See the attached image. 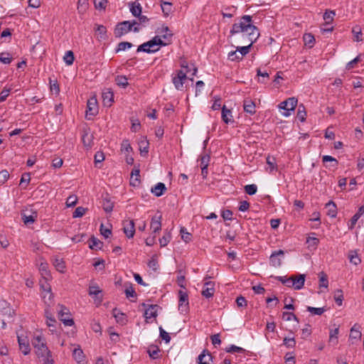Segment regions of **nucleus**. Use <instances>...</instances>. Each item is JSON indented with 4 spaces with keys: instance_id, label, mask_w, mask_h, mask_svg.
<instances>
[{
    "instance_id": "f257e3e1",
    "label": "nucleus",
    "mask_w": 364,
    "mask_h": 364,
    "mask_svg": "<svg viewBox=\"0 0 364 364\" xmlns=\"http://www.w3.org/2000/svg\"><path fill=\"white\" fill-rule=\"evenodd\" d=\"M244 33L248 36L249 40L255 43L259 36L258 28L253 25L252 16L245 15L242 16L238 23H235L230 31L231 36Z\"/></svg>"
},
{
    "instance_id": "f03ea898",
    "label": "nucleus",
    "mask_w": 364,
    "mask_h": 364,
    "mask_svg": "<svg viewBox=\"0 0 364 364\" xmlns=\"http://www.w3.org/2000/svg\"><path fill=\"white\" fill-rule=\"evenodd\" d=\"M168 43L164 42L159 36H154L151 40L142 43L138 46L136 51L145 52L147 53H156L159 50V46H165Z\"/></svg>"
},
{
    "instance_id": "7ed1b4c3",
    "label": "nucleus",
    "mask_w": 364,
    "mask_h": 364,
    "mask_svg": "<svg viewBox=\"0 0 364 364\" xmlns=\"http://www.w3.org/2000/svg\"><path fill=\"white\" fill-rule=\"evenodd\" d=\"M32 344L35 348L36 353L38 357H51L50 351L46 346L45 338L41 335L35 336L32 340Z\"/></svg>"
},
{
    "instance_id": "20e7f679",
    "label": "nucleus",
    "mask_w": 364,
    "mask_h": 364,
    "mask_svg": "<svg viewBox=\"0 0 364 364\" xmlns=\"http://www.w3.org/2000/svg\"><path fill=\"white\" fill-rule=\"evenodd\" d=\"M136 25H139V23L135 20L132 21H124L118 23L114 30L115 36L121 37L131 31L138 32L140 30V27L136 26Z\"/></svg>"
},
{
    "instance_id": "39448f33",
    "label": "nucleus",
    "mask_w": 364,
    "mask_h": 364,
    "mask_svg": "<svg viewBox=\"0 0 364 364\" xmlns=\"http://www.w3.org/2000/svg\"><path fill=\"white\" fill-rule=\"evenodd\" d=\"M297 102V99L295 97H289L287 100L282 102L279 105V108L284 110L282 113V115L286 117H289L291 112L294 111Z\"/></svg>"
},
{
    "instance_id": "423d86ee",
    "label": "nucleus",
    "mask_w": 364,
    "mask_h": 364,
    "mask_svg": "<svg viewBox=\"0 0 364 364\" xmlns=\"http://www.w3.org/2000/svg\"><path fill=\"white\" fill-rule=\"evenodd\" d=\"M99 107L97 100L95 96L90 97L87 102L86 117L91 119L98 114Z\"/></svg>"
},
{
    "instance_id": "0eeeda50",
    "label": "nucleus",
    "mask_w": 364,
    "mask_h": 364,
    "mask_svg": "<svg viewBox=\"0 0 364 364\" xmlns=\"http://www.w3.org/2000/svg\"><path fill=\"white\" fill-rule=\"evenodd\" d=\"M186 79V73L182 70H177L175 75H172V82L177 90H183V84Z\"/></svg>"
},
{
    "instance_id": "6e6552de",
    "label": "nucleus",
    "mask_w": 364,
    "mask_h": 364,
    "mask_svg": "<svg viewBox=\"0 0 364 364\" xmlns=\"http://www.w3.org/2000/svg\"><path fill=\"white\" fill-rule=\"evenodd\" d=\"M189 309L188 295L186 291H178V310L181 314H186Z\"/></svg>"
},
{
    "instance_id": "1a4fd4ad",
    "label": "nucleus",
    "mask_w": 364,
    "mask_h": 364,
    "mask_svg": "<svg viewBox=\"0 0 364 364\" xmlns=\"http://www.w3.org/2000/svg\"><path fill=\"white\" fill-rule=\"evenodd\" d=\"M58 318L67 326H71L74 324L73 320L70 318L69 309L63 306H59Z\"/></svg>"
},
{
    "instance_id": "9d476101",
    "label": "nucleus",
    "mask_w": 364,
    "mask_h": 364,
    "mask_svg": "<svg viewBox=\"0 0 364 364\" xmlns=\"http://www.w3.org/2000/svg\"><path fill=\"white\" fill-rule=\"evenodd\" d=\"M123 231L125 235L129 238H132L135 233V224L134 220L127 219L122 222Z\"/></svg>"
},
{
    "instance_id": "9b49d317",
    "label": "nucleus",
    "mask_w": 364,
    "mask_h": 364,
    "mask_svg": "<svg viewBox=\"0 0 364 364\" xmlns=\"http://www.w3.org/2000/svg\"><path fill=\"white\" fill-rule=\"evenodd\" d=\"M284 252L282 250L273 252L269 257V263L274 267H279L282 264L281 257H283Z\"/></svg>"
},
{
    "instance_id": "f8f14e48",
    "label": "nucleus",
    "mask_w": 364,
    "mask_h": 364,
    "mask_svg": "<svg viewBox=\"0 0 364 364\" xmlns=\"http://www.w3.org/2000/svg\"><path fill=\"white\" fill-rule=\"evenodd\" d=\"M162 215L160 213L154 215L151 220L150 228L153 233H157L161 230Z\"/></svg>"
},
{
    "instance_id": "ddd939ff",
    "label": "nucleus",
    "mask_w": 364,
    "mask_h": 364,
    "mask_svg": "<svg viewBox=\"0 0 364 364\" xmlns=\"http://www.w3.org/2000/svg\"><path fill=\"white\" fill-rule=\"evenodd\" d=\"M305 282V275L299 274L295 277H291L290 287L299 290L303 288Z\"/></svg>"
},
{
    "instance_id": "4468645a",
    "label": "nucleus",
    "mask_w": 364,
    "mask_h": 364,
    "mask_svg": "<svg viewBox=\"0 0 364 364\" xmlns=\"http://www.w3.org/2000/svg\"><path fill=\"white\" fill-rule=\"evenodd\" d=\"M215 293V283L211 281H208L204 283L203 288L202 290V295L207 298H211Z\"/></svg>"
},
{
    "instance_id": "2eb2a0df",
    "label": "nucleus",
    "mask_w": 364,
    "mask_h": 364,
    "mask_svg": "<svg viewBox=\"0 0 364 364\" xmlns=\"http://www.w3.org/2000/svg\"><path fill=\"white\" fill-rule=\"evenodd\" d=\"M73 356L77 364H87L85 354L80 346H77L73 350Z\"/></svg>"
},
{
    "instance_id": "dca6fc26",
    "label": "nucleus",
    "mask_w": 364,
    "mask_h": 364,
    "mask_svg": "<svg viewBox=\"0 0 364 364\" xmlns=\"http://www.w3.org/2000/svg\"><path fill=\"white\" fill-rule=\"evenodd\" d=\"M243 109L244 112L250 115L256 113V105L254 101L250 98H245L243 100Z\"/></svg>"
},
{
    "instance_id": "f3484780",
    "label": "nucleus",
    "mask_w": 364,
    "mask_h": 364,
    "mask_svg": "<svg viewBox=\"0 0 364 364\" xmlns=\"http://www.w3.org/2000/svg\"><path fill=\"white\" fill-rule=\"evenodd\" d=\"M17 338L20 350L25 355H28L31 351V348L27 338L20 336H18Z\"/></svg>"
},
{
    "instance_id": "a211bd4d",
    "label": "nucleus",
    "mask_w": 364,
    "mask_h": 364,
    "mask_svg": "<svg viewBox=\"0 0 364 364\" xmlns=\"http://www.w3.org/2000/svg\"><path fill=\"white\" fill-rule=\"evenodd\" d=\"M103 105L106 107H110L114 102V93L110 89H105L102 92Z\"/></svg>"
},
{
    "instance_id": "6ab92c4d",
    "label": "nucleus",
    "mask_w": 364,
    "mask_h": 364,
    "mask_svg": "<svg viewBox=\"0 0 364 364\" xmlns=\"http://www.w3.org/2000/svg\"><path fill=\"white\" fill-rule=\"evenodd\" d=\"M49 277L42 278L40 280V286L42 291L45 293L48 294V301H51L53 299V294L51 293V287L50 284L48 282Z\"/></svg>"
},
{
    "instance_id": "aec40b11",
    "label": "nucleus",
    "mask_w": 364,
    "mask_h": 364,
    "mask_svg": "<svg viewBox=\"0 0 364 364\" xmlns=\"http://www.w3.org/2000/svg\"><path fill=\"white\" fill-rule=\"evenodd\" d=\"M213 359L211 354L204 350L198 357V364H212Z\"/></svg>"
},
{
    "instance_id": "412c9836",
    "label": "nucleus",
    "mask_w": 364,
    "mask_h": 364,
    "mask_svg": "<svg viewBox=\"0 0 364 364\" xmlns=\"http://www.w3.org/2000/svg\"><path fill=\"white\" fill-rule=\"evenodd\" d=\"M157 33L159 34V36L161 37V39L163 38L166 41H169L173 36L171 31L166 26H162L161 28H158Z\"/></svg>"
},
{
    "instance_id": "4be33fe9",
    "label": "nucleus",
    "mask_w": 364,
    "mask_h": 364,
    "mask_svg": "<svg viewBox=\"0 0 364 364\" xmlns=\"http://www.w3.org/2000/svg\"><path fill=\"white\" fill-rule=\"evenodd\" d=\"M157 309V305H149V307L146 309L144 311V317L147 323L149 322V319L156 317Z\"/></svg>"
},
{
    "instance_id": "5701e85b",
    "label": "nucleus",
    "mask_w": 364,
    "mask_h": 364,
    "mask_svg": "<svg viewBox=\"0 0 364 364\" xmlns=\"http://www.w3.org/2000/svg\"><path fill=\"white\" fill-rule=\"evenodd\" d=\"M166 190L164 183L159 182L151 188V192L156 197L161 196Z\"/></svg>"
},
{
    "instance_id": "b1692460",
    "label": "nucleus",
    "mask_w": 364,
    "mask_h": 364,
    "mask_svg": "<svg viewBox=\"0 0 364 364\" xmlns=\"http://www.w3.org/2000/svg\"><path fill=\"white\" fill-rule=\"evenodd\" d=\"M112 314L118 323L121 325H124L127 323V316L117 309L115 308L113 309Z\"/></svg>"
},
{
    "instance_id": "393cba45",
    "label": "nucleus",
    "mask_w": 364,
    "mask_h": 364,
    "mask_svg": "<svg viewBox=\"0 0 364 364\" xmlns=\"http://www.w3.org/2000/svg\"><path fill=\"white\" fill-rule=\"evenodd\" d=\"M362 333L360 331V326L355 324L350 329L349 338L350 340L358 341L361 338Z\"/></svg>"
},
{
    "instance_id": "a878e982",
    "label": "nucleus",
    "mask_w": 364,
    "mask_h": 364,
    "mask_svg": "<svg viewBox=\"0 0 364 364\" xmlns=\"http://www.w3.org/2000/svg\"><path fill=\"white\" fill-rule=\"evenodd\" d=\"M221 117L225 124L232 122V112L230 109H228L225 105L222 107Z\"/></svg>"
},
{
    "instance_id": "bb28decb",
    "label": "nucleus",
    "mask_w": 364,
    "mask_h": 364,
    "mask_svg": "<svg viewBox=\"0 0 364 364\" xmlns=\"http://www.w3.org/2000/svg\"><path fill=\"white\" fill-rule=\"evenodd\" d=\"M53 264L58 272L61 273H63L65 272V264L62 258L55 257L53 259Z\"/></svg>"
},
{
    "instance_id": "cd10ccee",
    "label": "nucleus",
    "mask_w": 364,
    "mask_h": 364,
    "mask_svg": "<svg viewBox=\"0 0 364 364\" xmlns=\"http://www.w3.org/2000/svg\"><path fill=\"white\" fill-rule=\"evenodd\" d=\"M237 8L235 6H226L221 11V14L224 18H232L235 14Z\"/></svg>"
},
{
    "instance_id": "c85d7f7f",
    "label": "nucleus",
    "mask_w": 364,
    "mask_h": 364,
    "mask_svg": "<svg viewBox=\"0 0 364 364\" xmlns=\"http://www.w3.org/2000/svg\"><path fill=\"white\" fill-rule=\"evenodd\" d=\"M171 240V233L169 230H165L164 235L159 239V243L161 247H166Z\"/></svg>"
},
{
    "instance_id": "c756f323",
    "label": "nucleus",
    "mask_w": 364,
    "mask_h": 364,
    "mask_svg": "<svg viewBox=\"0 0 364 364\" xmlns=\"http://www.w3.org/2000/svg\"><path fill=\"white\" fill-rule=\"evenodd\" d=\"M39 271L42 275V277L46 278L50 277V272L48 270V264L45 261H41L39 264Z\"/></svg>"
},
{
    "instance_id": "7c9ffc66",
    "label": "nucleus",
    "mask_w": 364,
    "mask_h": 364,
    "mask_svg": "<svg viewBox=\"0 0 364 364\" xmlns=\"http://www.w3.org/2000/svg\"><path fill=\"white\" fill-rule=\"evenodd\" d=\"M140 171L139 168H134L132 170L131 173V178H130V184L132 186H136L137 183H139V177H140Z\"/></svg>"
},
{
    "instance_id": "2f4dec72",
    "label": "nucleus",
    "mask_w": 364,
    "mask_h": 364,
    "mask_svg": "<svg viewBox=\"0 0 364 364\" xmlns=\"http://www.w3.org/2000/svg\"><path fill=\"white\" fill-rule=\"evenodd\" d=\"M210 161V156L208 154H204L201 156L200 159V166L201 168L202 174H204L205 170L207 169Z\"/></svg>"
},
{
    "instance_id": "473e14b6",
    "label": "nucleus",
    "mask_w": 364,
    "mask_h": 364,
    "mask_svg": "<svg viewBox=\"0 0 364 364\" xmlns=\"http://www.w3.org/2000/svg\"><path fill=\"white\" fill-rule=\"evenodd\" d=\"M326 208L328 209L327 215L331 218H335L337 214V208L335 203L332 201H329L326 203Z\"/></svg>"
},
{
    "instance_id": "72a5a7b5",
    "label": "nucleus",
    "mask_w": 364,
    "mask_h": 364,
    "mask_svg": "<svg viewBox=\"0 0 364 364\" xmlns=\"http://www.w3.org/2000/svg\"><path fill=\"white\" fill-rule=\"evenodd\" d=\"M102 206L105 212L110 213L113 210L114 204L109 198L106 197L102 199Z\"/></svg>"
},
{
    "instance_id": "f704fd0d",
    "label": "nucleus",
    "mask_w": 364,
    "mask_h": 364,
    "mask_svg": "<svg viewBox=\"0 0 364 364\" xmlns=\"http://www.w3.org/2000/svg\"><path fill=\"white\" fill-rule=\"evenodd\" d=\"M114 81L118 86L122 87L123 88L127 87L129 85L128 79L124 75H117L115 77Z\"/></svg>"
},
{
    "instance_id": "c9c22d12",
    "label": "nucleus",
    "mask_w": 364,
    "mask_h": 364,
    "mask_svg": "<svg viewBox=\"0 0 364 364\" xmlns=\"http://www.w3.org/2000/svg\"><path fill=\"white\" fill-rule=\"evenodd\" d=\"M161 10L164 16H168L172 11V4L167 1H161Z\"/></svg>"
},
{
    "instance_id": "e433bc0d",
    "label": "nucleus",
    "mask_w": 364,
    "mask_h": 364,
    "mask_svg": "<svg viewBox=\"0 0 364 364\" xmlns=\"http://www.w3.org/2000/svg\"><path fill=\"white\" fill-rule=\"evenodd\" d=\"M130 11L134 16H138L141 13V6L139 3L132 2L130 4Z\"/></svg>"
},
{
    "instance_id": "4c0bfd02",
    "label": "nucleus",
    "mask_w": 364,
    "mask_h": 364,
    "mask_svg": "<svg viewBox=\"0 0 364 364\" xmlns=\"http://www.w3.org/2000/svg\"><path fill=\"white\" fill-rule=\"evenodd\" d=\"M102 242L97 238L92 237L89 242V247L92 250H100L102 248Z\"/></svg>"
},
{
    "instance_id": "58836bf2",
    "label": "nucleus",
    "mask_w": 364,
    "mask_h": 364,
    "mask_svg": "<svg viewBox=\"0 0 364 364\" xmlns=\"http://www.w3.org/2000/svg\"><path fill=\"white\" fill-rule=\"evenodd\" d=\"M45 315L46 317V323L48 326L50 328H55V323H56V321L48 309L45 310Z\"/></svg>"
},
{
    "instance_id": "ea45409f",
    "label": "nucleus",
    "mask_w": 364,
    "mask_h": 364,
    "mask_svg": "<svg viewBox=\"0 0 364 364\" xmlns=\"http://www.w3.org/2000/svg\"><path fill=\"white\" fill-rule=\"evenodd\" d=\"M139 150L141 154H147L149 152V143L144 136L141 137L139 141Z\"/></svg>"
},
{
    "instance_id": "a19ab883",
    "label": "nucleus",
    "mask_w": 364,
    "mask_h": 364,
    "mask_svg": "<svg viewBox=\"0 0 364 364\" xmlns=\"http://www.w3.org/2000/svg\"><path fill=\"white\" fill-rule=\"evenodd\" d=\"M319 287L326 289L328 287V277L323 272L319 273Z\"/></svg>"
},
{
    "instance_id": "79ce46f5",
    "label": "nucleus",
    "mask_w": 364,
    "mask_h": 364,
    "mask_svg": "<svg viewBox=\"0 0 364 364\" xmlns=\"http://www.w3.org/2000/svg\"><path fill=\"white\" fill-rule=\"evenodd\" d=\"M63 60L66 65H73L74 60H75L73 52L71 50H68L63 57Z\"/></svg>"
},
{
    "instance_id": "37998d69",
    "label": "nucleus",
    "mask_w": 364,
    "mask_h": 364,
    "mask_svg": "<svg viewBox=\"0 0 364 364\" xmlns=\"http://www.w3.org/2000/svg\"><path fill=\"white\" fill-rule=\"evenodd\" d=\"M306 112L304 106L301 104L299 105L297 112V118L304 122L306 120Z\"/></svg>"
},
{
    "instance_id": "c03bdc74",
    "label": "nucleus",
    "mask_w": 364,
    "mask_h": 364,
    "mask_svg": "<svg viewBox=\"0 0 364 364\" xmlns=\"http://www.w3.org/2000/svg\"><path fill=\"white\" fill-rule=\"evenodd\" d=\"M252 43H253L250 41V43L247 46H237L236 50L239 52V55L242 58L250 52Z\"/></svg>"
},
{
    "instance_id": "a18cd8bd",
    "label": "nucleus",
    "mask_w": 364,
    "mask_h": 364,
    "mask_svg": "<svg viewBox=\"0 0 364 364\" xmlns=\"http://www.w3.org/2000/svg\"><path fill=\"white\" fill-rule=\"evenodd\" d=\"M96 34L100 39H105L107 37V28L102 25L97 26L96 29Z\"/></svg>"
},
{
    "instance_id": "49530a36",
    "label": "nucleus",
    "mask_w": 364,
    "mask_h": 364,
    "mask_svg": "<svg viewBox=\"0 0 364 364\" xmlns=\"http://www.w3.org/2000/svg\"><path fill=\"white\" fill-rule=\"evenodd\" d=\"M132 46V43L129 42H121L118 44L115 51L116 53H119V51H124L127 49L131 48Z\"/></svg>"
},
{
    "instance_id": "de8ad7c7",
    "label": "nucleus",
    "mask_w": 364,
    "mask_h": 364,
    "mask_svg": "<svg viewBox=\"0 0 364 364\" xmlns=\"http://www.w3.org/2000/svg\"><path fill=\"white\" fill-rule=\"evenodd\" d=\"M306 243L308 244L309 247L316 249L319 243V240L315 237L309 236L306 238Z\"/></svg>"
},
{
    "instance_id": "09e8293b",
    "label": "nucleus",
    "mask_w": 364,
    "mask_h": 364,
    "mask_svg": "<svg viewBox=\"0 0 364 364\" xmlns=\"http://www.w3.org/2000/svg\"><path fill=\"white\" fill-rule=\"evenodd\" d=\"M304 41L305 42V45L309 46L310 48H311L314 43L315 38L312 34L306 33L304 36Z\"/></svg>"
},
{
    "instance_id": "8fccbe9b",
    "label": "nucleus",
    "mask_w": 364,
    "mask_h": 364,
    "mask_svg": "<svg viewBox=\"0 0 364 364\" xmlns=\"http://www.w3.org/2000/svg\"><path fill=\"white\" fill-rule=\"evenodd\" d=\"M257 186L255 184H249L245 186V191L250 196L255 195L257 193Z\"/></svg>"
},
{
    "instance_id": "3c124183",
    "label": "nucleus",
    "mask_w": 364,
    "mask_h": 364,
    "mask_svg": "<svg viewBox=\"0 0 364 364\" xmlns=\"http://www.w3.org/2000/svg\"><path fill=\"white\" fill-rule=\"evenodd\" d=\"M336 13L334 11H326L323 14V19L326 21V23L328 24L333 20Z\"/></svg>"
},
{
    "instance_id": "603ef678",
    "label": "nucleus",
    "mask_w": 364,
    "mask_h": 364,
    "mask_svg": "<svg viewBox=\"0 0 364 364\" xmlns=\"http://www.w3.org/2000/svg\"><path fill=\"white\" fill-rule=\"evenodd\" d=\"M352 32L354 35V41L359 42L362 41L361 36H362V31L360 26H355L353 28Z\"/></svg>"
},
{
    "instance_id": "864d4df0",
    "label": "nucleus",
    "mask_w": 364,
    "mask_h": 364,
    "mask_svg": "<svg viewBox=\"0 0 364 364\" xmlns=\"http://www.w3.org/2000/svg\"><path fill=\"white\" fill-rule=\"evenodd\" d=\"M363 213H361V212H358L357 213H355L352 218L349 221V223H348V228L352 230L354 226L355 225L357 221L358 220V219L360 218V217L361 216Z\"/></svg>"
},
{
    "instance_id": "5fc2aeb1",
    "label": "nucleus",
    "mask_w": 364,
    "mask_h": 364,
    "mask_svg": "<svg viewBox=\"0 0 364 364\" xmlns=\"http://www.w3.org/2000/svg\"><path fill=\"white\" fill-rule=\"evenodd\" d=\"M121 150L127 154H129L132 151V148L128 140H124L122 141Z\"/></svg>"
},
{
    "instance_id": "6e6d98bb",
    "label": "nucleus",
    "mask_w": 364,
    "mask_h": 364,
    "mask_svg": "<svg viewBox=\"0 0 364 364\" xmlns=\"http://www.w3.org/2000/svg\"><path fill=\"white\" fill-rule=\"evenodd\" d=\"M148 267L153 269L154 271H156L159 268V263L158 259L156 256L151 257V259L148 262Z\"/></svg>"
},
{
    "instance_id": "4d7b16f0",
    "label": "nucleus",
    "mask_w": 364,
    "mask_h": 364,
    "mask_svg": "<svg viewBox=\"0 0 364 364\" xmlns=\"http://www.w3.org/2000/svg\"><path fill=\"white\" fill-rule=\"evenodd\" d=\"M283 344L288 348H293L296 346V341L294 338H284Z\"/></svg>"
},
{
    "instance_id": "13d9d810",
    "label": "nucleus",
    "mask_w": 364,
    "mask_h": 364,
    "mask_svg": "<svg viewBox=\"0 0 364 364\" xmlns=\"http://www.w3.org/2000/svg\"><path fill=\"white\" fill-rule=\"evenodd\" d=\"M86 210V208L81 206L76 208L73 213V217L74 218L82 217L85 214Z\"/></svg>"
},
{
    "instance_id": "bf43d9fd",
    "label": "nucleus",
    "mask_w": 364,
    "mask_h": 364,
    "mask_svg": "<svg viewBox=\"0 0 364 364\" xmlns=\"http://www.w3.org/2000/svg\"><path fill=\"white\" fill-rule=\"evenodd\" d=\"M100 230L102 235H103L105 238H108L112 235L111 229L105 227L103 224H101Z\"/></svg>"
},
{
    "instance_id": "052dcab7",
    "label": "nucleus",
    "mask_w": 364,
    "mask_h": 364,
    "mask_svg": "<svg viewBox=\"0 0 364 364\" xmlns=\"http://www.w3.org/2000/svg\"><path fill=\"white\" fill-rule=\"evenodd\" d=\"M334 299H335L336 303L338 306H341V305H342V304H343V291H342V290H341V289H338V290L336 291V294H335V296H334Z\"/></svg>"
},
{
    "instance_id": "680f3d73",
    "label": "nucleus",
    "mask_w": 364,
    "mask_h": 364,
    "mask_svg": "<svg viewBox=\"0 0 364 364\" xmlns=\"http://www.w3.org/2000/svg\"><path fill=\"white\" fill-rule=\"evenodd\" d=\"M226 351L228 353H245V350L241 347H239V346H235V345H231L230 346H229L228 348H226Z\"/></svg>"
},
{
    "instance_id": "e2e57ef3",
    "label": "nucleus",
    "mask_w": 364,
    "mask_h": 364,
    "mask_svg": "<svg viewBox=\"0 0 364 364\" xmlns=\"http://www.w3.org/2000/svg\"><path fill=\"white\" fill-rule=\"evenodd\" d=\"M9 173L7 170L4 169L0 171V184H4L9 178Z\"/></svg>"
},
{
    "instance_id": "0e129e2a",
    "label": "nucleus",
    "mask_w": 364,
    "mask_h": 364,
    "mask_svg": "<svg viewBox=\"0 0 364 364\" xmlns=\"http://www.w3.org/2000/svg\"><path fill=\"white\" fill-rule=\"evenodd\" d=\"M307 311L314 315H321L325 311V309L323 308L308 306Z\"/></svg>"
},
{
    "instance_id": "69168bd1",
    "label": "nucleus",
    "mask_w": 364,
    "mask_h": 364,
    "mask_svg": "<svg viewBox=\"0 0 364 364\" xmlns=\"http://www.w3.org/2000/svg\"><path fill=\"white\" fill-rule=\"evenodd\" d=\"M160 350L157 347H154L153 348H149L148 350V353L151 358L157 359L159 357Z\"/></svg>"
},
{
    "instance_id": "338daca9",
    "label": "nucleus",
    "mask_w": 364,
    "mask_h": 364,
    "mask_svg": "<svg viewBox=\"0 0 364 364\" xmlns=\"http://www.w3.org/2000/svg\"><path fill=\"white\" fill-rule=\"evenodd\" d=\"M0 62L4 64H10L11 63V57L9 53H1L0 55Z\"/></svg>"
},
{
    "instance_id": "774afa93",
    "label": "nucleus",
    "mask_w": 364,
    "mask_h": 364,
    "mask_svg": "<svg viewBox=\"0 0 364 364\" xmlns=\"http://www.w3.org/2000/svg\"><path fill=\"white\" fill-rule=\"evenodd\" d=\"M77 202V197L75 195L70 196L66 200L68 207H74Z\"/></svg>"
}]
</instances>
